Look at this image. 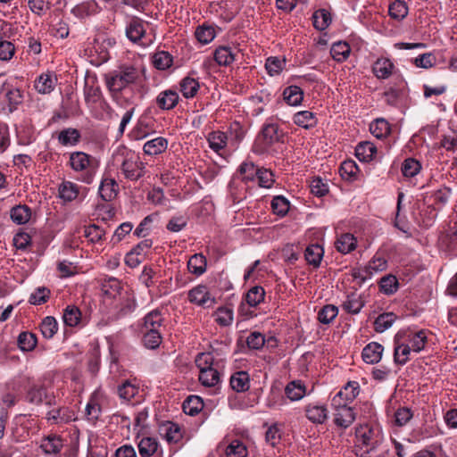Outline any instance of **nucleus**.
Listing matches in <instances>:
<instances>
[{
	"label": "nucleus",
	"instance_id": "nucleus-3",
	"mask_svg": "<svg viewBox=\"0 0 457 457\" xmlns=\"http://www.w3.org/2000/svg\"><path fill=\"white\" fill-rule=\"evenodd\" d=\"M113 158L120 162V170L125 179L137 181L145 175V163L134 152L125 148L118 149L113 154Z\"/></svg>",
	"mask_w": 457,
	"mask_h": 457
},
{
	"label": "nucleus",
	"instance_id": "nucleus-11",
	"mask_svg": "<svg viewBox=\"0 0 457 457\" xmlns=\"http://www.w3.org/2000/svg\"><path fill=\"white\" fill-rule=\"evenodd\" d=\"M179 100V96L176 90L166 89L159 93L155 102L157 106L162 111H170L176 107Z\"/></svg>",
	"mask_w": 457,
	"mask_h": 457
},
{
	"label": "nucleus",
	"instance_id": "nucleus-2",
	"mask_svg": "<svg viewBox=\"0 0 457 457\" xmlns=\"http://www.w3.org/2000/svg\"><path fill=\"white\" fill-rule=\"evenodd\" d=\"M69 165L74 172L79 174V181L89 185L96 178L99 169V161L84 152L76 151L71 153Z\"/></svg>",
	"mask_w": 457,
	"mask_h": 457
},
{
	"label": "nucleus",
	"instance_id": "nucleus-40",
	"mask_svg": "<svg viewBox=\"0 0 457 457\" xmlns=\"http://www.w3.org/2000/svg\"><path fill=\"white\" fill-rule=\"evenodd\" d=\"M259 169L252 162H245L238 168V174L245 182L253 181L257 178Z\"/></svg>",
	"mask_w": 457,
	"mask_h": 457
},
{
	"label": "nucleus",
	"instance_id": "nucleus-62",
	"mask_svg": "<svg viewBox=\"0 0 457 457\" xmlns=\"http://www.w3.org/2000/svg\"><path fill=\"white\" fill-rule=\"evenodd\" d=\"M374 123L373 137L382 138L389 135L391 129L387 120L383 118H378L374 120Z\"/></svg>",
	"mask_w": 457,
	"mask_h": 457
},
{
	"label": "nucleus",
	"instance_id": "nucleus-57",
	"mask_svg": "<svg viewBox=\"0 0 457 457\" xmlns=\"http://www.w3.org/2000/svg\"><path fill=\"white\" fill-rule=\"evenodd\" d=\"M286 60L279 57H269L265 68L270 76L278 75L285 68Z\"/></svg>",
	"mask_w": 457,
	"mask_h": 457
},
{
	"label": "nucleus",
	"instance_id": "nucleus-64",
	"mask_svg": "<svg viewBox=\"0 0 457 457\" xmlns=\"http://www.w3.org/2000/svg\"><path fill=\"white\" fill-rule=\"evenodd\" d=\"M339 392L343 394V396H345L346 400L352 403L359 395V383L356 381H350Z\"/></svg>",
	"mask_w": 457,
	"mask_h": 457
},
{
	"label": "nucleus",
	"instance_id": "nucleus-13",
	"mask_svg": "<svg viewBox=\"0 0 457 457\" xmlns=\"http://www.w3.org/2000/svg\"><path fill=\"white\" fill-rule=\"evenodd\" d=\"M164 319L159 310H154L148 312L143 319L141 331L157 330L162 331Z\"/></svg>",
	"mask_w": 457,
	"mask_h": 457
},
{
	"label": "nucleus",
	"instance_id": "nucleus-58",
	"mask_svg": "<svg viewBox=\"0 0 457 457\" xmlns=\"http://www.w3.org/2000/svg\"><path fill=\"white\" fill-rule=\"evenodd\" d=\"M389 15L396 20H402L408 14V7L403 1L396 0L388 8Z\"/></svg>",
	"mask_w": 457,
	"mask_h": 457
},
{
	"label": "nucleus",
	"instance_id": "nucleus-28",
	"mask_svg": "<svg viewBox=\"0 0 457 457\" xmlns=\"http://www.w3.org/2000/svg\"><path fill=\"white\" fill-rule=\"evenodd\" d=\"M182 408L186 414L195 416L202 411L204 403L200 396L190 395L184 401Z\"/></svg>",
	"mask_w": 457,
	"mask_h": 457
},
{
	"label": "nucleus",
	"instance_id": "nucleus-30",
	"mask_svg": "<svg viewBox=\"0 0 457 457\" xmlns=\"http://www.w3.org/2000/svg\"><path fill=\"white\" fill-rule=\"evenodd\" d=\"M59 195L65 202H71L79 195V186L71 181H64L59 186Z\"/></svg>",
	"mask_w": 457,
	"mask_h": 457
},
{
	"label": "nucleus",
	"instance_id": "nucleus-39",
	"mask_svg": "<svg viewBox=\"0 0 457 457\" xmlns=\"http://www.w3.org/2000/svg\"><path fill=\"white\" fill-rule=\"evenodd\" d=\"M199 381L204 386H214L220 382V373L214 367L200 370Z\"/></svg>",
	"mask_w": 457,
	"mask_h": 457
},
{
	"label": "nucleus",
	"instance_id": "nucleus-17",
	"mask_svg": "<svg viewBox=\"0 0 457 457\" xmlns=\"http://www.w3.org/2000/svg\"><path fill=\"white\" fill-rule=\"evenodd\" d=\"M413 353L411 347L403 343L402 339L395 335V361L397 364L404 365L409 360L411 353Z\"/></svg>",
	"mask_w": 457,
	"mask_h": 457
},
{
	"label": "nucleus",
	"instance_id": "nucleus-21",
	"mask_svg": "<svg viewBox=\"0 0 457 457\" xmlns=\"http://www.w3.org/2000/svg\"><path fill=\"white\" fill-rule=\"evenodd\" d=\"M10 216L14 223L23 225L30 220L31 209L25 204H19L11 209Z\"/></svg>",
	"mask_w": 457,
	"mask_h": 457
},
{
	"label": "nucleus",
	"instance_id": "nucleus-53",
	"mask_svg": "<svg viewBox=\"0 0 457 457\" xmlns=\"http://www.w3.org/2000/svg\"><path fill=\"white\" fill-rule=\"evenodd\" d=\"M227 457H246V446L239 440H233L226 448Z\"/></svg>",
	"mask_w": 457,
	"mask_h": 457
},
{
	"label": "nucleus",
	"instance_id": "nucleus-14",
	"mask_svg": "<svg viewBox=\"0 0 457 457\" xmlns=\"http://www.w3.org/2000/svg\"><path fill=\"white\" fill-rule=\"evenodd\" d=\"M99 10L100 7L96 1L88 0L74 6L71 10V12L77 18L85 19L91 15L96 14L99 12Z\"/></svg>",
	"mask_w": 457,
	"mask_h": 457
},
{
	"label": "nucleus",
	"instance_id": "nucleus-49",
	"mask_svg": "<svg viewBox=\"0 0 457 457\" xmlns=\"http://www.w3.org/2000/svg\"><path fill=\"white\" fill-rule=\"evenodd\" d=\"M304 255L308 263L319 266L323 256V249L319 245H311L306 248Z\"/></svg>",
	"mask_w": 457,
	"mask_h": 457
},
{
	"label": "nucleus",
	"instance_id": "nucleus-32",
	"mask_svg": "<svg viewBox=\"0 0 457 457\" xmlns=\"http://www.w3.org/2000/svg\"><path fill=\"white\" fill-rule=\"evenodd\" d=\"M351 52V47L346 42L338 41L332 45L330 49V54L332 58L337 62L345 61Z\"/></svg>",
	"mask_w": 457,
	"mask_h": 457
},
{
	"label": "nucleus",
	"instance_id": "nucleus-26",
	"mask_svg": "<svg viewBox=\"0 0 457 457\" xmlns=\"http://www.w3.org/2000/svg\"><path fill=\"white\" fill-rule=\"evenodd\" d=\"M206 258L202 253H195L187 262V268L190 273L200 276L206 270Z\"/></svg>",
	"mask_w": 457,
	"mask_h": 457
},
{
	"label": "nucleus",
	"instance_id": "nucleus-42",
	"mask_svg": "<svg viewBox=\"0 0 457 457\" xmlns=\"http://www.w3.org/2000/svg\"><path fill=\"white\" fill-rule=\"evenodd\" d=\"M214 320L221 327H228L231 325L234 313L233 310L229 307H220L213 313Z\"/></svg>",
	"mask_w": 457,
	"mask_h": 457
},
{
	"label": "nucleus",
	"instance_id": "nucleus-19",
	"mask_svg": "<svg viewBox=\"0 0 457 457\" xmlns=\"http://www.w3.org/2000/svg\"><path fill=\"white\" fill-rule=\"evenodd\" d=\"M167 147V139L162 137H158L145 142L143 146V151L147 155H158L163 153Z\"/></svg>",
	"mask_w": 457,
	"mask_h": 457
},
{
	"label": "nucleus",
	"instance_id": "nucleus-55",
	"mask_svg": "<svg viewBox=\"0 0 457 457\" xmlns=\"http://www.w3.org/2000/svg\"><path fill=\"white\" fill-rule=\"evenodd\" d=\"M0 91L5 92V96L12 105H18L22 102V93L16 87H10L9 85L2 84L0 86Z\"/></svg>",
	"mask_w": 457,
	"mask_h": 457
},
{
	"label": "nucleus",
	"instance_id": "nucleus-41",
	"mask_svg": "<svg viewBox=\"0 0 457 457\" xmlns=\"http://www.w3.org/2000/svg\"><path fill=\"white\" fill-rule=\"evenodd\" d=\"M62 320L66 326L75 327L81 320V312L78 307L68 305L63 311Z\"/></svg>",
	"mask_w": 457,
	"mask_h": 457
},
{
	"label": "nucleus",
	"instance_id": "nucleus-7",
	"mask_svg": "<svg viewBox=\"0 0 457 457\" xmlns=\"http://www.w3.org/2000/svg\"><path fill=\"white\" fill-rule=\"evenodd\" d=\"M100 197L106 202L113 200L119 194V185L110 171H104L98 188Z\"/></svg>",
	"mask_w": 457,
	"mask_h": 457
},
{
	"label": "nucleus",
	"instance_id": "nucleus-25",
	"mask_svg": "<svg viewBox=\"0 0 457 457\" xmlns=\"http://www.w3.org/2000/svg\"><path fill=\"white\" fill-rule=\"evenodd\" d=\"M63 446L62 439L55 436L51 435L45 437L40 444V448L46 454L58 453Z\"/></svg>",
	"mask_w": 457,
	"mask_h": 457
},
{
	"label": "nucleus",
	"instance_id": "nucleus-18",
	"mask_svg": "<svg viewBox=\"0 0 457 457\" xmlns=\"http://www.w3.org/2000/svg\"><path fill=\"white\" fill-rule=\"evenodd\" d=\"M86 416L87 419L90 421H96L98 420L101 414V395L99 393L95 392L88 403L86 405Z\"/></svg>",
	"mask_w": 457,
	"mask_h": 457
},
{
	"label": "nucleus",
	"instance_id": "nucleus-59",
	"mask_svg": "<svg viewBox=\"0 0 457 457\" xmlns=\"http://www.w3.org/2000/svg\"><path fill=\"white\" fill-rule=\"evenodd\" d=\"M421 169L420 163L413 158L404 160L402 164V172L404 177L412 178L416 176Z\"/></svg>",
	"mask_w": 457,
	"mask_h": 457
},
{
	"label": "nucleus",
	"instance_id": "nucleus-48",
	"mask_svg": "<svg viewBox=\"0 0 457 457\" xmlns=\"http://www.w3.org/2000/svg\"><path fill=\"white\" fill-rule=\"evenodd\" d=\"M172 56L165 51H160L154 54L153 63L154 66L161 71H164L172 65Z\"/></svg>",
	"mask_w": 457,
	"mask_h": 457
},
{
	"label": "nucleus",
	"instance_id": "nucleus-38",
	"mask_svg": "<svg viewBox=\"0 0 457 457\" xmlns=\"http://www.w3.org/2000/svg\"><path fill=\"white\" fill-rule=\"evenodd\" d=\"M195 36L201 44L207 45L214 39L216 33L212 26L203 24L196 28Z\"/></svg>",
	"mask_w": 457,
	"mask_h": 457
},
{
	"label": "nucleus",
	"instance_id": "nucleus-34",
	"mask_svg": "<svg viewBox=\"0 0 457 457\" xmlns=\"http://www.w3.org/2000/svg\"><path fill=\"white\" fill-rule=\"evenodd\" d=\"M356 246L355 237L349 233L342 234L336 241V247L342 253H348Z\"/></svg>",
	"mask_w": 457,
	"mask_h": 457
},
{
	"label": "nucleus",
	"instance_id": "nucleus-20",
	"mask_svg": "<svg viewBox=\"0 0 457 457\" xmlns=\"http://www.w3.org/2000/svg\"><path fill=\"white\" fill-rule=\"evenodd\" d=\"M231 388L236 392H245L250 387V378L245 371H237L230 378Z\"/></svg>",
	"mask_w": 457,
	"mask_h": 457
},
{
	"label": "nucleus",
	"instance_id": "nucleus-10",
	"mask_svg": "<svg viewBox=\"0 0 457 457\" xmlns=\"http://www.w3.org/2000/svg\"><path fill=\"white\" fill-rule=\"evenodd\" d=\"M145 23L139 18H132L126 27L128 38L134 43H140L145 35Z\"/></svg>",
	"mask_w": 457,
	"mask_h": 457
},
{
	"label": "nucleus",
	"instance_id": "nucleus-4",
	"mask_svg": "<svg viewBox=\"0 0 457 457\" xmlns=\"http://www.w3.org/2000/svg\"><path fill=\"white\" fill-rule=\"evenodd\" d=\"M279 140L278 127L276 124H266L257 136L253 145V152L262 154Z\"/></svg>",
	"mask_w": 457,
	"mask_h": 457
},
{
	"label": "nucleus",
	"instance_id": "nucleus-15",
	"mask_svg": "<svg viewBox=\"0 0 457 457\" xmlns=\"http://www.w3.org/2000/svg\"><path fill=\"white\" fill-rule=\"evenodd\" d=\"M333 415L334 423L342 428L350 427L355 420V412L352 407L333 411Z\"/></svg>",
	"mask_w": 457,
	"mask_h": 457
},
{
	"label": "nucleus",
	"instance_id": "nucleus-27",
	"mask_svg": "<svg viewBox=\"0 0 457 457\" xmlns=\"http://www.w3.org/2000/svg\"><path fill=\"white\" fill-rule=\"evenodd\" d=\"M283 97L287 104L297 106L303 99V92L297 86H290L284 89Z\"/></svg>",
	"mask_w": 457,
	"mask_h": 457
},
{
	"label": "nucleus",
	"instance_id": "nucleus-1",
	"mask_svg": "<svg viewBox=\"0 0 457 457\" xmlns=\"http://www.w3.org/2000/svg\"><path fill=\"white\" fill-rule=\"evenodd\" d=\"M141 78L140 71L133 66H122L117 71L104 75L105 86L112 98L121 104L120 95L122 90L130 85L137 84Z\"/></svg>",
	"mask_w": 457,
	"mask_h": 457
},
{
	"label": "nucleus",
	"instance_id": "nucleus-31",
	"mask_svg": "<svg viewBox=\"0 0 457 457\" xmlns=\"http://www.w3.org/2000/svg\"><path fill=\"white\" fill-rule=\"evenodd\" d=\"M179 85L180 91L186 98L194 97L200 88L198 80L191 77H185Z\"/></svg>",
	"mask_w": 457,
	"mask_h": 457
},
{
	"label": "nucleus",
	"instance_id": "nucleus-47",
	"mask_svg": "<svg viewBox=\"0 0 457 457\" xmlns=\"http://www.w3.org/2000/svg\"><path fill=\"white\" fill-rule=\"evenodd\" d=\"M264 296V288L259 286H255L249 289L246 293L245 301L250 306L255 307L263 302Z\"/></svg>",
	"mask_w": 457,
	"mask_h": 457
},
{
	"label": "nucleus",
	"instance_id": "nucleus-45",
	"mask_svg": "<svg viewBox=\"0 0 457 457\" xmlns=\"http://www.w3.org/2000/svg\"><path fill=\"white\" fill-rule=\"evenodd\" d=\"M143 335V344L146 348L156 349L162 343V331L150 330L141 331Z\"/></svg>",
	"mask_w": 457,
	"mask_h": 457
},
{
	"label": "nucleus",
	"instance_id": "nucleus-54",
	"mask_svg": "<svg viewBox=\"0 0 457 457\" xmlns=\"http://www.w3.org/2000/svg\"><path fill=\"white\" fill-rule=\"evenodd\" d=\"M27 400L33 404H41L46 398V388L43 386H33L28 391Z\"/></svg>",
	"mask_w": 457,
	"mask_h": 457
},
{
	"label": "nucleus",
	"instance_id": "nucleus-52",
	"mask_svg": "<svg viewBox=\"0 0 457 457\" xmlns=\"http://www.w3.org/2000/svg\"><path fill=\"white\" fill-rule=\"evenodd\" d=\"M338 314V309L333 304H327L323 306L319 313L318 320L323 324H329L332 322Z\"/></svg>",
	"mask_w": 457,
	"mask_h": 457
},
{
	"label": "nucleus",
	"instance_id": "nucleus-50",
	"mask_svg": "<svg viewBox=\"0 0 457 457\" xmlns=\"http://www.w3.org/2000/svg\"><path fill=\"white\" fill-rule=\"evenodd\" d=\"M165 439L170 444H176L179 442L183 436L180 427L173 422H169L164 426Z\"/></svg>",
	"mask_w": 457,
	"mask_h": 457
},
{
	"label": "nucleus",
	"instance_id": "nucleus-5",
	"mask_svg": "<svg viewBox=\"0 0 457 457\" xmlns=\"http://www.w3.org/2000/svg\"><path fill=\"white\" fill-rule=\"evenodd\" d=\"M403 343L407 344L413 353H420L428 344V332L426 330H401L396 334Z\"/></svg>",
	"mask_w": 457,
	"mask_h": 457
},
{
	"label": "nucleus",
	"instance_id": "nucleus-44",
	"mask_svg": "<svg viewBox=\"0 0 457 457\" xmlns=\"http://www.w3.org/2000/svg\"><path fill=\"white\" fill-rule=\"evenodd\" d=\"M80 138V133L76 129H66L58 135V141L62 145H75Z\"/></svg>",
	"mask_w": 457,
	"mask_h": 457
},
{
	"label": "nucleus",
	"instance_id": "nucleus-56",
	"mask_svg": "<svg viewBox=\"0 0 457 457\" xmlns=\"http://www.w3.org/2000/svg\"><path fill=\"white\" fill-rule=\"evenodd\" d=\"M57 329L58 324L54 317L47 316L41 322L40 330L46 338H52L57 332Z\"/></svg>",
	"mask_w": 457,
	"mask_h": 457
},
{
	"label": "nucleus",
	"instance_id": "nucleus-6",
	"mask_svg": "<svg viewBox=\"0 0 457 457\" xmlns=\"http://www.w3.org/2000/svg\"><path fill=\"white\" fill-rule=\"evenodd\" d=\"M188 300L203 308H210L215 304V298L210 294L208 287L204 285H198L188 292Z\"/></svg>",
	"mask_w": 457,
	"mask_h": 457
},
{
	"label": "nucleus",
	"instance_id": "nucleus-37",
	"mask_svg": "<svg viewBox=\"0 0 457 457\" xmlns=\"http://www.w3.org/2000/svg\"><path fill=\"white\" fill-rule=\"evenodd\" d=\"M227 139L228 137L226 134L221 131H213L210 133L207 137L210 148L216 153H219L220 150L225 148L227 145Z\"/></svg>",
	"mask_w": 457,
	"mask_h": 457
},
{
	"label": "nucleus",
	"instance_id": "nucleus-9",
	"mask_svg": "<svg viewBox=\"0 0 457 457\" xmlns=\"http://www.w3.org/2000/svg\"><path fill=\"white\" fill-rule=\"evenodd\" d=\"M238 54L239 49L237 46H221L216 48L213 57L220 66H228L235 62Z\"/></svg>",
	"mask_w": 457,
	"mask_h": 457
},
{
	"label": "nucleus",
	"instance_id": "nucleus-33",
	"mask_svg": "<svg viewBox=\"0 0 457 457\" xmlns=\"http://www.w3.org/2000/svg\"><path fill=\"white\" fill-rule=\"evenodd\" d=\"M37 340L35 334L28 331L21 332L17 339L18 347L22 352H30L37 345Z\"/></svg>",
	"mask_w": 457,
	"mask_h": 457
},
{
	"label": "nucleus",
	"instance_id": "nucleus-12",
	"mask_svg": "<svg viewBox=\"0 0 457 457\" xmlns=\"http://www.w3.org/2000/svg\"><path fill=\"white\" fill-rule=\"evenodd\" d=\"M395 66L389 58H378L373 62V75L378 79H386L395 71Z\"/></svg>",
	"mask_w": 457,
	"mask_h": 457
},
{
	"label": "nucleus",
	"instance_id": "nucleus-51",
	"mask_svg": "<svg viewBox=\"0 0 457 457\" xmlns=\"http://www.w3.org/2000/svg\"><path fill=\"white\" fill-rule=\"evenodd\" d=\"M359 170V166L353 160L343 162L339 169L341 177L346 180L353 179Z\"/></svg>",
	"mask_w": 457,
	"mask_h": 457
},
{
	"label": "nucleus",
	"instance_id": "nucleus-35",
	"mask_svg": "<svg viewBox=\"0 0 457 457\" xmlns=\"http://www.w3.org/2000/svg\"><path fill=\"white\" fill-rule=\"evenodd\" d=\"M313 26L319 30L326 29L332 21L330 12L326 9H319L312 15Z\"/></svg>",
	"mask_w": 457,
	"mask_h": 457
},
{
	"label": "nucleus",
	"instance_id": "nucleus-61",
	"mask_svg": "<svg viewBox=\"0 0 457 457\" xmlns=\"http://www.w3.org/2000/svg\"><path fill=\"white\" fill-rule=\"evenodd\" d=\"M137 393L138 387L129 383V381H126L118 388L119 396L127 402H129L131 399H133L137 395Z\"/></svg>",
	"mask_w": 457,
	"mask_h": 457
},
{
	"label": "nucleus",
	"instance_id": "nucleus-36",
	"mask_svg": "<svg viewBox=\"0 0 457 457\" xmlns=\"http://www.w3.org/2000/svg\"><path fill=\"white\" fill-rule=\"evenodd\" d=\"M364 305V301L361 299V295L353 293L347 295L346 300L343 303V308L349 313L356 314L358 313Z\"/></svg>",
	"mask_w": 457,
	"mask_h": 457
},
{
	"label": "nucleus",
	"instance_id": "nucleus-46",
	"mask_svg": "<svg viewBox=\"0 0 457 457\" xmlns=\"http://www.w3.org/2000/svg\"><path fill=\"white\" fill-rule=\"evenodd\" d=\"M395 320V316L392 312H386L378 315L376 320L373 321L374 329L382 333L387 328H389Z\"/></svg>",
	"mask_w": 457,
	"mask_h": 457
},
{
	"label": "nucleus",
	"instance_id": "nucleus-63",
	"mask_svg": "<svg viewBox=\"0 0 457 457\" xmlns=\"http://www.w3.org/2000/svg\"><path fill=\"white\" fill-rule=\"evenodd\" d=\"M413 63L418 68L429 69L436 64V57L432 53H425L416 57Z\"/></svg>",
	"mask_w": 457,
	"mask_h": 457
},
{
	"label": "nucleus",
	"instance_id": "nucleus-60",
	"mask_svg": "<svg viewBox=\"0 0 457 457\" xmlns=\"http://www.w3.org/2000/svg\"><path fill=\"white\" fill-rule=\"evenodd\" d=\"M271 208L275 214L283 217L289 210V202L284 196H275L271 201Z\"/></svg>",
	"mask_w": 457,
	"mask_h": 457
},
{
	"label": "nucleus",
	"instance_id": "nucleus-43",
	"mask_svg": "<svg viewBox=\"0 0 457 457\" xmlns=\"http://www.w3.org/2000/svg\"><path fill=\"white\" fill-rule=\"evenodd\" d=\"M355 156L363 165L369 166L371 161V143L363 141L355 147Z\"/></svg>",
	"mask_w": 457,
	"mask_h": 457
},
{
	"label": "nucleus",
	"instance_id": "nucleus-29",
	"mask_svg": "<svg viewBox=\"0 0 457 457\" xmlns=\"http://www.w3.org/2000/svg\"><path fill=\"white\" fill-rule=\"evenodd\" d=\"M399 287L398 279L395 276L388 274L378 281L379 291L386 295L395 294Z\"/></svg>",
	"mask_w": 457,
	"mask_h": 457
},
{
	"label": "nucleus",
	"instance_id": "nucleus-24",
	"mask_svg": "<svg viewBox=\"0 0 457 457\" xmlns=\"http://www.w3.org/2000/svg\"><path fill=\"white\" fill-rule=\"evenodd\" d=\"M294 122L303 129H309L316 126L318 120L310 111H301L294 115Z\"/></svg>",
	"mask_w": 457,
	"mask_h": 457
},
{
	"label": "nucleus",
	"instance_id": "nucleus-22",
	"mask_svg": "<svg viewBox=\"0 0 457 457\" xmlns=\"http://www.w3.org/2000/svg\"><path fill=\"white\" fill-rule=\"evenodd\" d=\"M285 393L291 401H298L305 395L306 387L301 380H294L287 385Z\"/></svg>",
	"mask_w": 457,
	"mask_h": 457
},
{
	"label": "nucleus",
	"instance_id": "nucleus-23",
	"mask_svg": "<svg viewBox=\"0 0 457 457\" xmlns=\"http://www.w3.org/2000/svg\"><path fill=\"white\" fill-rule=\"evenodd\" d=\"M138 452L141 457H151L157 453L159 443L154 437H143L138 443Z\"/></svg>",
	"mask_w": 457,
	"mask_h": 457
},
{
	"label": "nucleus",
	"instance_id": "nucleus-8",
	"mask_svg": "<svg viewBox=\"0 0 457 457\" xmlns=\"http://www.w3.org/2000/svg\"><path fill=\"white\" fill-rule=\"evenodd\" d=\"M306 418L313 424H324L328 417L326 405L319 403H310L304 406Z\"/></svg>",
	"mask_w": 457,
	"mask_h": 457
},
{
	"label": "nucleus",
	"instance_id": "nucleus-16",
	"mask_svg": "<svg viewBox=\"0 0 457 457\" xmlns=\"http://www.w3.org/2000/svg\"><path fill=\"white\" fill-rule=\"evenodd\" d=\"M56 81L54 73H43L35 80V88L40 94H49L54 89Z\"/></svg>",
	"mask_w": 457,
	"mask_h": 457
}]
</instances>
